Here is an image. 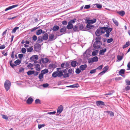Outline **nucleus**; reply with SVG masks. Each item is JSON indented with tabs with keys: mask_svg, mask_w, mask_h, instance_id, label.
Masks as SVG:
<instances>
[{
	"mask_svg": "<svg viewBox=\"0 0 130 130\" xmlns=\"http://www.w3.org/2000/svg\"><path fill=\"white\" fill-rule=\"evenodd\" d=\"M59 69H61L60 68H57V71L54 72L52 74V76L55 78L57 76L59 77H61L63 76V70H59Z\"/></svg>",
	"mask_w": 130,
	"mask_h": 130,
	"instance_id": "nucleus-1",
	"label": "nucleus"
},
{
	"mask_svg": "<svg viewBox=\"0 0 130 130\" xmlns=\"http://www.w3.org/2000/svg\"><path fill=\"white\" fill-rule=\"evenodd\" d=\"M103 29H104V33L106 32V34L104 36L106 37H108L109 36V34L112 30L111 28H108V26L106 27H103Z\"/></svg>",
	"mask_w": 130,
	"mask_h": 130,
	"instance_id": "nucleus-2",
	"label": "nucleus"
},
{
	"mask_svg": "<svg viewBox=\"0 0 130 130\" xmlns=\"http://www.w3.org/2000/svg\"><path fill=\"white\" fill-rule=\"evenodd\" d=\"M104 31L103 27H100L97 29L95 32V35L96 36L101 35L102 34H104Z\"/></svg>",
	"mask_w": 130,
	"mask_h": 130,
	"instance_id": "nucleus-3",
	"label": "nucleus"
},
{
	"mask_svg": "<svg viewBox=\"0 0 130 130\" xmlns=\"http://www.w3.org/2000/svg\"><path fill=\"white\" fill-rule=\"evenodd\" d=\"M11 85V83L8 80H6L4 83V87L6 91H7L10 89Z\"/></svg>",
	"mask_w": 130,
	"mask_h": 130,
	"instance_id": "nucleus-4",
	"label": "nucleus"
},
{
	"mask_svg": "<svg viewBox=\"0 0 130 130\" xmlns=\"http://www.w3.org/2000/svg\"><path fill=\"white\" fill-rule=\"evenodd\" d=\"M98 57L95 56L92 58L88 59V61L89 63L92 64L94 62H96L98 61Z\"/></svg>",
	"mask_w": 130,
	"mask_h": 130,
	"instance_id": "nucleus-5",
	"label": "nucleus"
},
{
	"mask_svg": "<svg viewBox=\"0 0 130 130\" xmlns=\"http://www.w3.org/2000/svg\"><path fill=\"white\" fill-rule=\"evenodd\" d=\"M102 44V42L99 43L95 41L93 44V46L94 48L98 49L100 47Z\"/></svg>",
	"mask_w": 130,
	"mask_h": 130,
	"instance_id": "nucleus-6",
	"label": "nucleus"
},
{
	"mask_svg": "<svg viewBox=\"0 0 130 130\" xmlns=\"http://www.w3.org/2000/svg\"><path fill=\"white\" fill-rule=\"evenodd\" d=\"M73 71V70L71 68L69 69L68 71V73L63 74V77L66 78L69 77L70 75V74H71Z\"/></svg>",
	"mask_w": 130,
	"mask_h": 130,
	"instance_id": "nucleus-7",
	"label": "nucleus"
},
{
	"mask_svg": "<svg viewBox=\"0 0 130 130\" xmlns=\"http://www.w3.org/2000/svg\"><path fill=\"white\" fill-rule=\"evenodd\" d=\"M49 59L47 58H42L39 60V63L40 64H41L42 63H46L48 62L49 61Z\"/></svg>",
	"mask_w": 130,
	"mask_h": 130,
	"instance_id": "nucleus-8",
	"label": "nucleus"
},
{
	"mask_svg": "<svg viewBox=\"0 0 130 130\" xmlns=\"http://www.w3.org/2000/svg\"><path fill=\"white\" fill-rule=\"evenodd\" d=\"M96 105L98 106H105L104 102L101 101H96Z\"/></svg>",
	"mask_w": 130,
	"mask_h": 130,
	"instance_id": "nucleus-9",
	"label": "nucleus"
},
{
	"mask_svg": "<svg viewBox=\"0 0 130 130\" xmlns=\"http://www.w3.org/2000/svg\"><path fill=\"white\" fill-rule=\"evenodd\" d=\"M63 109V107L62 105H60L59 106L57 110V114H60L62 111Z\"/></svg>",
	"mask_w": 130,
	"mask_h": 130,
	"instance_id": "nucleus-10",
	"label": "nucleus"
},
{
	"mask_svg": "<svg viewBox=\"0 0 130 130\" xmlns=\"http://www.w3.org/2000/svg\"><path fill=\"white\" fill-rule=\"evenodd\" d=\"M57 38L56 36L55 37L54 35L53 34H50L49 36V40L50 41H52L55 40Z\"/></svg>",
	"mask_w": 130,
	"mask_h": 130,
	"instance_id": "nucleus-11",
	"label": "nucleus"
},
{
	"mask_svg": "<svg viewBox=\"0 0 130 130\" xmlns=\"http://www.w3.org/2000/svg\"><path fill=\"white\" fill-rule=\"evenodd\" d=\"M30 60L34 61L35 60H38V57L37 55H34L30 58Z\"/></svg>",
	"mask_w": 130,
	"mask_h": 130,
	"instance_id": "nucleus-12",
	"label": "nucleus"
},
{
	"mask_svg": "<svg viewBox=\"0 0 130 130\" xmlns=\"http://www.w3.org/2000/svg\"><path fill=\"white\" fill-rule=\"evenodd\" d=\"M18 6V4H16L10 6L7 8H6L5 10V11H7L8 10L11 9L15 7H16Z\"/></svg>",
	"mask_w": 130,
	"mask_h": 130,
	"instance_id": "nucleus-13",
	"label": "nucleus"
},
{
	"mask_svg": "<svg viewBox=\"0 0 130 130\" xmlns=\"http://www.w3.org/2000/svg\"><path fill=\"white\" fill-rule=\"evenodd\" d=\"M33 101V99L31 97L28 98L26 101V103L28 104H30L32 103Z\"/></svg>",
	"mask_w": 130,
	"mask_h": 130,
	"instance_id": "nucleus-14",
	"label": "nucleus"
},
{
	"mask_svg": "<svg viewBox=\"0 0 130 130\" xmlns=\"http://www.w3.org/2000/svg\"><path fill=\"white\" fill-rule=\"evenodd\" d=\"M107 49L106 48L102 49L100 50L99 52V54L102 55L104 54V53L106 51Z\"/></svg>",
	"mask_w": 130,
	"mask_h": 130,
	"instance_id": "nucleus-15",
	"label": "nucleus"
},
{
	"mask_svg": "<svg viewBox=\"0 0 130 130\" xmlns=\"http://www.w3.org/2000/svg\"><path fill=\"white\" fill-rule=\"evenodd\" d=\"M87 66L86 64L81 65L80 67V69L82 71H83L87 68Z\"/></svg>",
	"mask_w": 130,
	"mask_h": 130,
	"instance_id": "nucleus-16",
	"label": "nucleus"
},
{
	"mask_svg": "<svg viewBox=\"0 0 130 130\" xmlns=\"http://www.w3.org/2000/svg\"><path fill=\"white\" fill-rule=\"evenodd\" d=\"M42 37L43 40H46L48 38V35L47 33H45L43 35Z\"/></svg>",
	"mask_w": 130,
	"mask_h": 130,
	"instance_id": "nucleus-17",
	"label": "nucleus"
},
{
	"mask_svg": "<svg viewBox=\"0 0 130 130\" xmlns=\"http://www.w3.org/2000/svg\"><path fill=\"white\" fill-rule=\"evenodd\" d=\"M48 67L51 69L55 68L57 67V66L55 64L51 63L49 65Z\"/></svg>",
	"mask_w": 130,
	"mask_h": 130,
	"instance_id": "nucleus-18",
	"label": "nucleus"
},
{
	"mask_svg": "<svg viewBox=\"0 0 130 130\" xmlns=\"http://www.w3.org/2000/svg\"><path fill=\"white\" fill-rule=\"evenodd\" d=\"M41 46L40 44H38L36 46L34 47V49L36 51H38L40 50Z\"/></svg>",
	"mask_w": 130,
	"mask_h": 130,
	"instance_id": "nucleus-19",
	"label": "nucleus"
},
{
	"mask_svg": "<svg viewBox=\"0 0 130 130\" xmlns=\"http://www.w3.org/2000/svg\"><path fill=\"white\" fill-rule=\"evenodd\" d=\"M130 45V42L129 41L126 42L125 44L123 46L122 48L123 49L125 48L128 46Z\"/></svg>",
	"mask_w": 130,
	"mask_h": 130,
	"instance_id": "nucleus-20",
	"label": "nucleus"
},
{
	"mask_svg": "<svg viewBox=\"0 0 130 130\" xmlns=\"http://www.w3.org/2000/svg\"><path fill=\"white\" fill-rule=\"evenodd\" d=\"M77 63V61H73L71 62V65L73 67H75L76 66V64Z\"/></svg>",
	"mask_w": 130,
	"mask_h": 130,
	"instance_id": "nucleus-21",
	"label": "nucleus"
},
{
	"mask_svg": "<svg viewBox=\"0 0 130 130\" xmlns=\"http://www.w3.org/2000/svg\"><path fill=\"white\" fill-rule=\"evenodd\" d=\"M34 65L36 66L35 68L37 71H39L41 69L40 68V65L39 64H34Z\"/></svg>",
	"mask_w": 130,
	"mask_h": 130,
	"instance_id": "nucleus-22",
	"label": "nucleus"
},
{
	"mask_svg": "<svg viewBox=\"0 0 130 130\" xmlns=\"http://www.w3.org/2000/svg\"><path fill=\"white\" fill-rule=\"evenodd\" d=\"M73 25L72 24H69V23H68V25L67 26V28L68 29H71L72 28H73Z\"/></svg>",
	"mask_w": 130,
	"mask_h": 130,
	"instance_id": "nucleus-23",
	"label": "nucleus"
},
{
	"mask_svg": "<svg viewBox=\"0 0 130 130\" xmlns=\"http://www.w3.org/2000/svg\"><path fill=\"white\" fill-rule=\"evenodd\" d=\"M117 13H118L120 15L123 17L125 14V12L123 11H118L117 12Z\"/></svg>",
	"mask_w": 130,
	"mask_h": 130,
	"instance_id": "nucleus-24",
	"label": "nucleus"
},
{
	"mask_svg": "<svg viewBox=\"0 0 130 130\" xmlns=\"http://www.w3.org/2000/svg\"><path fill=\"white\" fill-rule=\"evenodd\" d=\"M43 40L42 37L41 36H40L38 37V40L37 42L39 43H40L42 42Z\"/></svg>",
	"mask_w": 130,
	"mask_h": 130,
	"instance_id": "nucleus-25",
	"label": "nucleus"
},
{
	"mask_svg": "<svg viewBox=\"0 0 130 130\" xmlns=\"http://www.w3.org/2000/svg\"><path fill=\"white\" fill-rule=\"evenodd\" d=\"M95 41L96 42H101V37L100 36H97V37L95 38Z\"/></svg>",
	"mask_w": 130,
	"mask_h": 130,
	"instance_id": "nucleus-26",
	"label": "nucleus"
},
{
	"mask_svg": "<svg viewBox=\"0 0 130 130\" xmlns=\"http://www.w3.org/2000/svg\"><path fill=\"white\" fill-rule=\"evenodd\" d=\"M125 70L124 69H122L120 70L119 72V74L121 75L122 74H124V73Z\"/></svg>",
	"mask_w": 130,
	"mask_h": 130,
	"instance_id": "nucleus-27",
	"label": "nucleus"
},
{
	"mask_svg": "<svg viewBox=\"0 0 130 130\" xmlns=\"http://www.w3.org/2000/svg\"><path fill=\"white\" fill-rule=\"evenodd\" d=\"M59 28V26L57 25H54L53 27L52 30L54 31H56L58 30Z\"/></svg>",
	"mask_w": 130,
	"mask_h": 130,
	"instance_id": "nucleus-28",
	"label": "nucleus"
},
{
	"mask_svg": "<svg viewBox=\"0 0 130 130\" xmlns=\"http://www.w3.org/2000/svg\"><path fill=\"white\" fill-rule=\"evenodd\" d=\"M112 21L113 23L115 24L117 26H118L119 25V24L118 22L116 20L115 18H113L112 19Z\"/></svg>",
	"mask_w": 130,
	"mask_h": 130,
	"instance_id": "nucleus-29",
	"label": "nucleus"
},
{
	"mask_svg": "<svg viewBox=\"0 0 130 130\" xmlns=\"http://www.w3.org/2000/svg\"><path fill=\"white\" fill-rule=\"evenodd\" d=\"M35 71H34L29 70L27 72V74L28 75H30L34 73Z\"/></svg>",
	"mask_w": 130,
	"mask_h": 130,
	"instance_id": "nucleus-30",
	"label": "nucleus"
},
{
	"mask_svg": "<svg viewBox=\"0 0 130 130\" xmlns=\"http://www.w3.org/2000/svg\"><path fill=\"white\" fill-rule=\"evenodd\" d=\"M94 27L93 25H91L90 24H87L86 27L89 29L93 28Z\"/></svg>",
	"mask_w": 130,
	"mask_h": 130,
	"instance_id": "nucleus-31",
	"label": "nucleus"
},
{
	"mask_svg": "<svg viewBox=\"0 0 130 130\" xmlns=\"http://www.w3.org/2000/svg\"><path fill=\"white\" fill-rule=\"evenodd\" d=\"M98 52V50H95L92 53V55L93 56H95L97 55V54Z\"/></svg>",
	"mask_w": 130,
	"mask_h": 130,
	"instance_id": "nucleus-32",
	"label": "nucleus"
},
{
	"mask_svg": "<svg viewBox=\"0 0 130 130\" xmlns=\"http://www.w3.org/2000/svg\"><path fill=\"white\" fill-rule=\"evenodd\" d=\"M48 72V70L47 69H45L44 70H42L41 73H42L43 74L47 73Z\"/></svg>",
	"mask_w": 130,
	"mask_h": 130,
	"instance_id": "nucleus-33",
	"label": "nucleus"
},
{
	"mask_svg": "<svg viewBox=\"0 0 130 130\" xmlns=\"http://www.w3.org/2000/svg\"><path fill=\"white\" fill-rule=\"evenodd\" d=\"M76 85H78V84H75L74 85H72L68 86H67V87H71V88H74L75 87H77V86Z\"/></svg>",
	"mask_w": 130,
	"mask_h": 130,
	"instance_id": "nucleus-34",
	"label": "nucleus"
},
{
	"mask_svg": "<svg viewBox=\"0 0 130 130\" xmlns=\"http://www.w3.org/2000/svg\"><path fill=\"white\" fill-rule=\"evenodd\" d=\"M14 63L16 65H19L21 63V61L19 59H17L14 62Z\"/></svg>",
	"mask_w": 130,
	"mask_h": 130,
	"instance_id": "nucleus-35",
	"label": "nucleus"
},
{
	"mask_svg": "<svg viewBox=\"0 0 130 130\" xmlns=\"http://www.w3.org/2000/svg\"><path fill=\"white\" fill-rule=\"evenodd\" d=\"M66 28L65 26H64L61 28L60 30V32H66Z\"/></svg>",
	"mask_w": 130,
	"mask_h": 130,
	"instance_id": "nucleus-36",
	"label": "nucleus"
},
{
	"mask_svg": "<svg viewBox=\"0 0 130 130\" xmlns=\"http://www.w3.org/2000/svg\"><path fill=\"white\" fill-rule=\"evenodd\" d=\"M79 29L81 30H85L84 29V26L83 24H80L79 25Z\"/></svg>",
	"mask_w": 130,
	"mask_h": 130,
	"instance_id": "nucleus-37",
	"label": "nucleus"
},
{
	"mask_svg": "<svg viewBox=\"0 0 130 130\" xmlns=\"http://www.w3.org/2000/svg\"><path fill=\"white\" fill-rule=\"evenodd\" d=\"M108 68L109 67L108 66H105L103 68V71L104 72V73H105L108 70Z\"/></svg>",
	"mask_w": 130,
	"mask_h": 130,
	"instance_id": "nucleus-38",
	"label": "nucleus"
},
{
	"mask_svg": "<svg viewBox=\"0 0 130 130\" xmlns=\"http://www.w3.org/2000/svg\"><path fill=\"white\" fill-rule=\"evenodd\" d=\"M76 21V19H74L72 20H71L68 22L69 24H73Z\"/></svg>",
	"mask_w": 130,
	"mask_h": 130,
	"instance_id": "nucleus-39",
	"label": "nucleus"
},
{
	"mask_svg": "<svg viewBox=\"0 0 130 130\" xmlns=\"http://www.w3.org/2000/svg\"><path fill=\"white\" fill-rule=\"evenodd\" d=\"M73 28V30L74 31L73 32H74L75 31H78V27L76 26L75 25L74 26Z\"/></svg>",
	"mask_w": 130,
	"mask_h": 130,
	"instance_id": "nucleus-40",
	"label": "nucleus"
},
{
	"mask_svg": "<svg viewBox=\"0 0 130 130\" xmlns=\"http://www.w3.org/2000/svg\"><path fill=\"white\" fill-rule=\"evenodd\" d=\"M19 28L18 27H14L11 31L12 33H14L15 32L16 30Z\"/></svg>",
	"mask_w": 130,
	"mask_h": 130,
	"instance_id": "nucleus-41",
	"label": "nucleus"
},
{
	"mask_svg": "<svg viewBox=\"0 0 130 130\" xmlns=\"http://www.w3.org/2000/svg\"><path fill=\"white\" fill-rule=\"evenodd\" d=\"M33 48L31 47H29L27 49V52H31L33 50Z\"/></svg>",
	"mask_w": 130,
	"mask_h": 130,
	"instance_id": "nucleus-42",
	"label": "nucleus"
},
{
	"mask_svg": "<svg viewBox=\"0 0 130 130\" xmlns=\"http://www.w3.org/2000/svg\"><path fill=\"white\" fill-rule=\"evenodd\" d=\"M38 77L40 79H41L43 77V74L41 73L39 75Z\"/></svg>",
	"mask_w": 130,
	"mask_h": 130,
	"instance_id": "nucleus-43",
	"label": "nucleus"
},
{
	"mask_svg": "<svg viewBox=\"0 0 130 130\" xmlns=\"http://www.w3.org/2000/svg\"><path fill=\"white\" fill-rule=\"evenodd\" d=\"M42 30L41 29H40L38 30L36 32V34L37 35H40L41 33H42Z\"/></svg>",
	"mask_w": 130,
	"mask_h": 130,
	"instance_id": "nucleus-44",
	"label": "nucleus"
},
{
	"mask_svg": "<svg viewBox=\"0 0 130 130\" xmlns=\"http://www.w3.org/2000/svg\"><path fill=\"white\" fill-rule=\"evenodd\" d=\"M117 58L119 61L121 60L123 58V57L119 55H118L117 56Z\"/></svg>",
	"mask_w": 130,
	"mask_h": 130,
	"instance_id": "nucleus-45",
	"label": "nucleus"
},
{
	"mask_svg": "<svg viewBox=\"0 0 130 130\" xmlns=\"http://www.w3.org/2000/svg\"><path fill=\"white\" fill-rule=\"evenodd\" d=\"M45 124H39L38 125V127L39 129H40L41 128L44 127L45 126Z\"/></svg>",
	"mask_w": 130,
	"mask_h": 130,
	"instance_id": "nucleus-46",
	"label": "nucleus"
},
{
	"mask_svg": "<svg viewBox=\"0 0 130 130\" xmlns=\"http://www.w3.org/2000/svg\"><path fill=\"white\" fill-rule=\"evenodd\" d=\"M35 103L36 104H40L41 101L39 99H37L35 100Z\"/></svg>",
	"mask_w": 130,
	"mask_h": 130,
	"instance_id": "nucleus-47",
	"label": "nucleus"
},
{
	"mask_svg": "<svg viewBox=\"0 0 130 130\" xmlns=\"http://www.w3.org/2000/svg\"><path fill=\"white\" fill-rule=\"evenodd\" d=\"M81 70L79 68H77L75 72L76 74H79L81 72Z\"/></svg>",
	"mask_w": 130,
	"mask_h": 130,
	"instance_id": "nucleus-48",
	"label": "nucleus"
},
{
	"mask_svg": "<svg viewBox=\"0 0 130 130\" xmlns=\"http://www.w3.org/2000/svg\"><path fill=\"white\" fill-rule=\"evenodd\" d=\"M96 69H93L91 70L90 72V74H92L95 73L96 72Z\"/></svg>",
	"mask_w": 130,
	"mask_h": 130,
	"instance_id": "nucleus-49",
	"label": "nucleus"
},
{
	"mask_svg": "<svg viewBox=\"0 0 130 130\" xmlns=\"http://www.w3.org/2000/svg\"><path fill=\"white\" fill-rule=\"evenodd\" d=\"M113 41V39L112 38H111L110 39H108L107 42L108 43H110L112 42Z\"/></svg>",
	"mask_w": 130,
	"mask_h": 130,
	"instance_id": "nucleus-50",
	"label": "nucleus"
},
{
	"mask_svg": "<svg viewBox=\"0 0 130 130\" xmlns=\"http://www.w3.org/2000/svg\"><path fill=\"white\" fill-rule=\"evenodd\" d=\"M34 65L32 64L31 63H29L28 64L27 66V67L29 69H30Z\"/></svg>",
	"mask_w": 130,
	"mask_h": 130,
	"instance_id": "nucleus-51",
	"label": "nucleus"
},
{
	"mask_svg": "<svg viewBox=\"0 0 130 130\" xmlns=\"http://www.w3.org/2000/svg\"><path fill=\"white\" fill-rule=\"evenodd\" d=\"M49 86V84L47 83L43 84H42V86L44 88H46L48 87Z\"/></svg>",
	"mask_w": 130,
	"mask_h": 130,
	"instance_id": "nucleus-52",
	"label": "nucleus"
},
{
	"mask_svg": "<svg viewBox=\"0 0 130 130\" xmlns=\"http://www.w3.org/2000/svg\"><path fill=\"white\" fill-rule=\"evenodd\" d=\"M26 51V50L25 48L23 47L21 50V52L23 54L25 53Z\"/></svg>",
	"mask_w": 130,
	"mask_h": 130,
	"instance_id": "nucleus-53",
	"label": "nucleus"
},
{
	"mask_svg": "<svg viewBox=\"0 0 130 130\" xmlns=\"http://www.w3.org/2000/svg\"><path fill=\"white\" fill-rule=\"evenodd\" d=\"M96 5L97 7L98 8L100 9L102 7V6L101 4H96Z\"/></svg>",
	"mask_w": 130,
	"mask_h": 130,
	"instance_id": "nucleus-54",
	"label": "nucleus"
},
{
	"mask_svg": "<svg viewBox=\"0 0 130 130\" xmlns=\"http://www.w3.org/2000/svg\"><path fill=\"white\" fill-rule=\"evenodd\" d=\"M125 82L126 84V85L129 86L130 85V81L128 79H126L125 80Z\"/></svg>",
	"mask_w": 130,
	"mask_h": 130,
	"instance_id": "nucleus-55",
	"label": "nucleus"
},
{
	"mask_svg": "<svg viewBox=\"0 0 130 130\" xmlns=\"http://www.w3.org/2000/svg\"><path fill=\"white\" fill-rule=\"evenodd\" d=\"M90 7V5H86L84 7V8L86 9H89Z\"/></svg>",
	"mask_w": 130,
	"mask_h": 130,
	"instance_id": "nucleus-56",
	"label": "nucleus"
},
{
	"mask_svg": "<svg viewBox=\"0 0 130 130\" xmlns=\"http://www.w3.org/2000/svg\"><path fill=\"white\" fill-rule=\"evenodd\" d=\"M130 89V87L129 86H127L125 88L124 90H126V91H127L129 90Z\"/></svg>",
	"mask_w": 130,
	"mask_h": 130,
	"instance_id": "nucleus-57",
	"label": "nucleus"
},
{
	"mask_svg": "<svg viewBox=\"0 0 130 130\" xmlns=\"http://www.w3.org/2000/svg\"><path fill=\"white\" fill-rule=\"evenodd\" d=\"M32 39L34 41H36L37 39V37L36 35H34L32 37Z\"/></svg>",
	"mask_w": 130,
	"mask_h": 130,
	"instance_id": "nucleus-58",
	"label": "nucleus"
},
{
	"mask_svg": "<svg viewBox=\"0 0 130 130\" xmlns=\"http://www.w3.org/2000/svg\"><path fill=\"white\" fill-rule=\"evenodd\" d=\"M24 68H21L19 69V72L20 73H21L23 71H24Z\"/></svg>",
	"mask_w": 130,
	"mask_h": 130,
	"instance_id": "nucleus-59",
	"label": "nucleus"
},
{
	"mask_svg": "<svg viewBox=\"0 0 130 130\" xmlns=\"http://www.w3.org/2000/svg\"><path fill=\"white\" fill-rule=\"evenodd\" d=\"M38 27H34V28L31 29L30 31L31 32H33L34 31L38 29Z\"/></svg>",
	"mask_w": 130,
	"mask_h": 130,
	"instance_id": "nucleus-60",
	"label": "nucleus"
},
{
	"mask_svg": "<svg viewBox=\"0 0 130 130\" xmlns=\"http://www.w3.org/2000/svg\"><path fill=\"white\" fill-rule=\"evenodd\" d=\"M61 67L62 68H66V64L64 63H63L61 64Z\"/></svg>",
	"mask_w": 130,
	"mask_h": 130,
	"instance_id": "nucleus-61",
	"label": "nucleus"
},
{
	"mask_svg": "<svg viewBox=\"0 0 130 130\" xmlns=\"http://www.w3.org/2000/svg\"><path fill=\"white\" fill-rule=\"evenodd\" d=\"M90 20L91 22L93 24L96 22V19H93L92 20Z\"/></svg>",
	"mask_w": 130,
	"mask_h": 130,
	"instance_id": "nucleus-62",
	"label": "nucleus"
},
{
	"mask_svg": "<svg viewBox=\"0 0 130 130\" xmlns=\"http://www.w3.org/2000/svg\"><path fill=\"white\" fill-rule=\"evenodd\" d=\"M87 24H92L90 20H87Z\"/></svg>",
	"mask_w": 130,
	"mask_h": 130,
	"instance_id": "nucleus-63",
	"label": "nucleus"
},
{
	"mask_svg": "<svg viewBox=\"0 0 130 130\" xmlns=\"http://www.w3.org/2000/svg\"><path fill=\"white\" fill-rule=\"evenodd\" d=\"M2 118L5 119L6 120H7L8 119V118L7 117V116L5 115H2Z\"/></svg>",
	"mask_w": 130,
	"mask_h": 130,
	"instance_id": "nucleus-64",
	"label": "nucleus"
}]
</instances>
